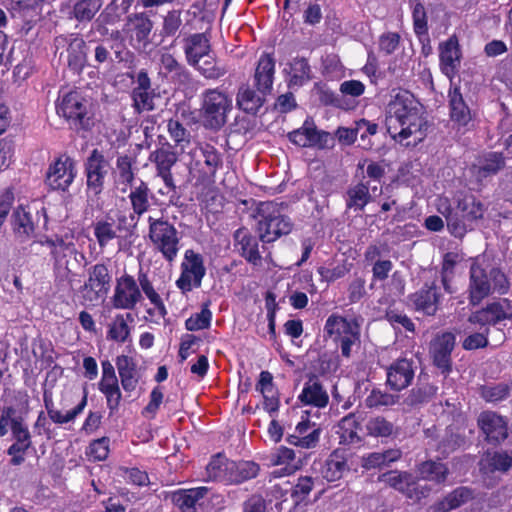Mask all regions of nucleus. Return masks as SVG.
<instances>
[{"instance_id":"1","label":"nucleus","mask_w":512,"mask_h":512,"mask_svg":"<svg viewBox=\"0 0 512 512\" xmlns=\"http://www.w3.org/2000/svg\"><path fill=\"white\" fill-rule=\"evenodd\" d=\"M423 114V106L413 93L406 89H399L386 107L387 132L399 143H403L405 139L416 133L420 134L418 141H421L427 126Z\"/></svg>"},{"instance_id":"2","label":"nucleus","mask_w":512,"mask_h":512,"mask_svg":"<svg viewBox=\"0 0 512 512\" xmlns=\"http://www.w3.org/2000/svg\"><path fill=\"white\" fill-rule=\"evenodd\" d=\"M469 303L478 305L491 293L505 294L509 290V281L504 272L485 261L475 262L469 271Z\"/></svg>"},{"instance_id":"3","label":"nucleus","mask_w":512,"mask_h":512,"mask_svg":"<svg viewBox=\"0 0 512 512\" xmlns=\"http://www.w3.org/2000/svg\"><path fill=\"white\" fill-rule=\"evenodd\" d=\"M257 233L263 243H272L291 233L294 223L289 216L282 213L280 204L264 201L257 205L255 215Z\"/></svg>"},{"instance_id":"4","label":"nucleus","mask_w":512,"mask_h":512,"mask_svg":"<svg viewBox=\"0 0 512 512\" xmlns=\"http://www.w3.org/2000/svg\"><path fill=\"white\" fill-rule=\"evenodd\" d=\"M88 99L78 90L59 95L56 112L77 132L90 131L94 126L93 113Z\"/></svg>"},{"instance_id":"5","label":"nucleus","mask_w":512,"mask_h":512,"mask_svg":"<svg viewBox=\"0 0 512 512\" xmlns=\"http://www.w3.org/2000/svg\"><path fill=\"white\" fill-rule=\"evenodd\" d=\"M148 239L153 249L169 263L175 261L180 251L181 233L167 217L147 218Z\"/></svg>"},{"instance_id":"6","label":"nucleus","mask_w":512,"mask_h":512,"mask_svg":"<svg viewBox=\"0 0 512 512\" xmlns=\"http://www.w3.org/2000/svg\"><path fill=\"white\" fill-rule=\"evenodd\" d=\"M42 245L50 248V255L53 260V271L55 283L58 287L67 285L73 289V281L76 273L70 267L71 259L77 261V256L85 258L83 253H79L73 242H66L62 237L46 238Z\"/></svg>"},{"instance_id":"7","label":"nucleus","mask_w":512,"mask_h":512,"mask_svg":"<svg viewBox=\"0 0 512 512\" xmlns=\"http://www.w3.org/2000/svg\"><path fill=\"white\" fill-rule=\"evenodd\" d=\"M188 156L190 158L189 173L199 184L214 181L218 170L223 165L221 153L207 142H196Z\"/></svg>"},{"instance_id":"8","label":"nucleus","mask_w":512,"mask_h":512,"mask_svg":"<svg viewBox=\"0 0 512 512\" xmlns=\"http://www.w3.org/2000/svg\"><path fill=\"white\" fill-rule=\"evenodd\" d=\"M202 97L200 115L204 127L215 131L221 129L227 122V113L232 109V100L218 88L205 90Z\"/></svg>"},{"instance_id":"9","label":"nucleus","mask_w":512,"mask_h":512,"mask_svg":"<svg viewBox=\"0 0 512 512\" xmlns=\"http://www.w3.org/2000/svg\"><path fill=\"white\" fill-rule=\"evenodd\" d=\"M324 332L333 339L341 350V355L349 359L352 347L360 344V328L345 317L331 314L324 325Z\"/></svg>"},{"instance_id":"10","label":"nucleus","mask_w":512,"mask_h":512,"mask_svg":"<svg viewBox=\"0 0 512 512\" xmlns=\"http://www.w3.org/2000/svg\"><path fill=\"white\" fill-rule=\"evenodd\" d=\"M132 80L130 98L135 114L141 115L156 109V100L160 98L157 87H153L152 80L146 69L139 70L135 75L128 74Z\"/></svg>"},{"instance_id":"11","label":"nucleus","mask_w":512,"mask_h":512,"mask_svg":"<svg viewBox=\"0 0 512 512\" xmlns=\"http://www.w3.org/2000/svg\"><path fill=\"white\" fill-rule=\"evenodd\" d=\"M87 276L80 292L84 303L94 304L107 296L112 284V274L107 263L99 262L88 268Z\"/></svg>"},{"instance_id":"12","label":"nucleus","mask_w":512,"mask_h":512,"mask_svg":"<svg viewBox=\"0 0 512 512\" xmlns=\"http://www.w3.org/2000/svg\"><path fill=\"white\" fill-rule=\"evenodd\" d=\"M416 370L414 355L404 352L385 367V384L391 391L401 392L413 383Z\"/></svg>"},{"instance_id":"13","label":"nucleus","mask_w":512,"mask_h":512,"mask_svg":"<svg viewBox=\"0 0 512 512\" xmlns=\"http://www.w3.org/2000/svg\"><path fill=\"white\" fill-rule=\"evenodd\" d=\"M110 164L102 151L95 148L84 162L86 194L98 198L105 189Z\"/></svg>"},{"instance_id":"14","label":"nucleus","mask_w":512,"mask_h":512,"mask_svg":"<svg viewBox=\"0 0 512 512\" xmlns=\"http://www.w3.org/2000/svg\"><path fill=\"white\" fill-rule=\"evenodd\" d=\"M154 22L146 12H135L129 14L122 27V33L128 40L130 46L135 49H145L151 43V34Z\"/></svg>"},{"instance_id":"15","label":"nucleus","mask_w":512,"mask_h":512,"mask_svg":"<svg viewBox=\"0 0 512 512\" xmlns=\"http://www.w3.org/2000/svg\"><path fill=\"white\" fill-rule=\"evenodd\" d=\"M181 273L176 280V286L182 293L192 291L193 288L201 287L202 280L206 274L203 256L193 249H187L184 259L180 265Z\"/></svg>"},{"instance_id":"16","label":"nucleus","mask_w":512,"mask_h":512,"mask_svg":"<svg viewBox=\"0 0 512 512\" xmlns=\"http://www.w3.org/2000/svg\"><path fill=\"white\" fill-rule=\"evenodd\" d=\"M149 160L155 165L156 175L160 177L167 189V194L170 195V203L176 204L175 198L178 199L177 186L171 172L172 167L178 161V154L169 144L162 146L153 151Z\"/></svg>"},{"instance_id":"17","label":"nucleus","mask_w":512,"mask_h":512,"mask_svg":"<svg viewBox=\"0 0 512 512\" xmlns=\"http://www.w3.org/2000/svg\"><path fill=\"white\" fill-rule=\"evenodd\" d=\"M456 345V335L451 331L437 333L430 342L429 353L433 365L445 376L453 369L452 352Z\"/></svg>"},{"instance_id":"18","label":"nucleus","mask_w":512,"mask_h":512,"mask_svg":"<svg viewBox=\"0 0 512 512\" xmlns=\"http://www.w3.org/2000/svg\"><path fill=\"white\" fill-rule=\"evenodd\" d=\"M477 426L487 444L493 447L501 445L508 438V420L495 411H482L477 418Z\"/></svg>"},{"instance_id":"19","label":"nucleus","mask_w":512,"mask_h":512,"mask_svg":"<svg viewBox=\"0 0 512 512\" xmlns=\"http://www.w3.org/2000/svg\"><path fill=\"white\" fill-rule=\"evenodd\" d=\"M76 167L74 160L67 155L55 159L46 172L45 183L57 191H67L76 177Z\"/></svg>"},{"instance_id":"20","label":"nucleus","mask_w":512,"mask_h":512,"mask_svg":"<svg viewBox=\"0 0 512 512\" xmlns=\"http://www.w3.org/2000/svg\"><path fill=\"white\" fill-rule=\"evenodd\" d=\"M512 319V306L507 298L499 299L488 303L479 310L472 312L468 317V322L480 327L495 326L504 320Z\"/></svg>"},{"instance_id":"21","label":"nucleus","mask_w":512,"mask_h":512,"mask_svg":"<svg viewBox=\"0 0 512 512\" xmlns=\"http://www.w3.org/2000/svg\"><path fill=\"white\" fill-rule=\"evenodd\" d=\"M142 300V293L136 279L129 274L117 278L111 304L115 309L133 310Z\"/></svg>"},{"instance_id":"22","label":"nucleus","mask_w":512,"mask_h":512,"mask_svg":"<svg viewBox=\"0 0 512 512\" xmlns=\"http://www.w3.org/2000/svg\"><path fill=\"white\" fill-rule=\"evenodd\" d=\"M54 44L57 49L67 46V62L71 70L79 73L87 65V45L78 33L59 35Z\"/></svg>"},{"instance_id":"23","label":"nucleus","mask_w":512,"mask_h":512,"mask_svg":"<svg viewBox=\"0 0 512 512\" xmlns=\"http://www.w3.org/2000/svg\"><path fill=\"white\" fill-rule=\"evenodd\" d=\"M441 292L435 280L426 281L423 286L408 297L413 308L427 316H434L440 306Z\"/></svg>"},{"instance_id":"24","label":"nucleus","mask_w":512,"mask_h":512,"mask_svg":"<svg viewBox=\"0 0 512 512\" xmlns=\"http://www.w3.org/2000/svg\"><path fill=\"white\" fill-rule=\"evenodd\" d=\"M321 432L322 429L317 423L312 422L308 416H302L295 427V432L288 435L286 441L296 447L315 448L319 443Z\"/></svg>"},{"instance_id":"25","label":"nucleus","mask_w":512,"mask_h":512,"mask_svg":"<svg viewBox=\"0 0 512 512\" xmlns=\"http://www.w3.org/2000/svg\"><path fill=\"white\" fill-rule=\"evenodd\" d=\"M449 117L458 128H465L472 122L471 109L467 105L459 86L451 87L448 91Z\"/></svg>"},{"instance_id":"26","label":"nucleus","mask_w":512,"mask_h":512,"mask_svg":"<svg viewBox=\"0 0 512 512\" xmlns=\"http://www.w3.org/2000/svg\"><path fill=\"white\" fill-rule=\"evenodd\" d=\"M208 492L209 488L205 486L178 489L172 493L171 500L181 512H199L198 509L204 505Z\"/></svg>"},{"instance_id":"27","label":"nucleus","mask_w":512,"mask_h":512,"mask_svg":"<svg viewBox=\"0 0 512 512\" xmlns=\"http://www.w3.org/2000/svg\"><path fill=\"white\" fill-rule=\"evenodd\" d=\"M234 245L239 254L251 265L260 266L262 257L259 252V240L248 229L241 227L234 232Z\"/></svg>"},{"instance_id":"28","label":"nucleus","mask_w":512,"mask_h":512,"mask_svg":"<svg viewBox=\"0 0 512 512\" xmlns=\"http://www.w3.org/2000/svg\"><path fill=\"white\" fill-rule=\"evenodd\" d=\"M440 69L444 75L452 79L458 72L461 61V50L455 35L449 37L439 46Z\"/></svg>"},{"instance_id":"29","label":"nucleus","mask_w":512,"mask_h":512,"mask_svg":"<svg viewBox=\"0 0 512 512\" xmlns=\"http://www.w3.org/2000/svg\"><path fill=\"white\" fill-rule=\"evenodd\" d=\"M275 75L273 54L264 52L257 61L253 75L254 87L261 93H271Z\"/></svg>"},{"instance_id":"30","label":"nucleus","mask_w":512,"mask_h":512,"mask_svg":"<svg viewBox=\"0 0 512 512\" xmlns=\"http://www.w3.org/2000/svg\"><path fill=\"white\" fill-rule=\"evenodd\" d=\"M184 53L190 66H197L211 52V43L205 33H194L184 38Z\"/></svg>"},{"instance_id":"31","label":"nucleus","mask_w":512,"mask_h":512,"mask_svg":"<svg viewBox=\"0 0 512 512\" xmlns=\"http://www.w3.org/2000/svg\"><path fill=\"white\" fill-rule=\"evenodd\" d=\"M299 401L305 405L317 408H324L329 403V395L324 389L318 377L311 374L304 383L303 389L298 396Z\"/></svg>"},{"instance_id":"32","label":"nucleus","mask_w":512,"mask_h":512,"mask_svg":"<svg viewBox=\"0 0 512 512\" xmlns=\"http://www.w3.org/2000/svg\"><path fill=\"white\" fill-rule=\"evenodd\" d=\"M349 471L345 452L341 449L333 450L321 466L320 473L327 482H336Z\"/></svg>"},{"instance_id":"33","label":"nucleus","mask_w":512,"mask_h":512,"mask_svg":"<svg viewBox=\"0 0 512 512\" xmlns=\"http://www.w3.org/2000/svg\"><path fill=\"white\" fill-rule=\"evenodd\" d=\"M256 390L263 395V407L271 416L278 412L280 406L279 393L273 383V375L262 371L256 384Z\"/></svg>"},{"instance_id":"34","label":"nucleus","mask_w":512,"mask_h":512,"mask_svg":"<svg viewBox=\"0 0 512 512\" xmlns=\"http://www.w3.org/2000/svg\"><path fill=\"white\" fill-rule=\"evenodd\" d=\"M269 94L254 90L249 85H242L238 89L236 103L244 112L255 115L264 105L266 96Z\"/></svg>"},{"instance_id":"35","label":"nucleus","mask_w":512,"mask_h":512,"mask_svg":"<svg viewBox=\"0 0 512 512\" xmlns=\"http://www.w3.org/2000/svg\"><path fill=\"white\" fill-rule=\"evenodd\" d=\"M377 191V186H370L369 181H360L347 190L346 207L356 212L363 211L371 201V193Z\"/></svg>"},{"instance_id":"36","label":"nucleus","mask_w":512,"mask_h":512,"mask_svg":"<svg viewBox=\"0 0 512 512\" xmlns=\"http://www.w3.org/2000/svg\"><path fill=\"white\" fill-rule=\"evenodd\" d=\"M230 471L227 485H239L256 478L260 472V465L254 461L240 460L228 463Z\"/></svg>"},{"instance_id":"37","label":"nucleus","mask_w":512,"mask_h":512,"mask_svg":"<svg viewBox=\"0 0 512 512\" xmlns=\"http://www.w3.org/2000/svg\"><path fill=\"white\" fill-rule=\"evenodd\" d=\"M115 362L122 388L126 392L134 391L139 382L136 361L134 360L133 357L127 355H120L117 356Z\"/></svg>"},{"instance_id":"38","label":"nucleus","mask_w":512,"mask_h":512,"mask_svg":"<svg viewBox=\"0 0 512 512\" xmlns=\"http://www.w3.org/2000/svg\"><path fill=\"white\" fill-rule=\"evenodd\" d=\"M150 198H153L148 184L140 181L137 186H131L128 199L132 209V215L140 219L151 207Z\"/></svg>"},{"instance_id":"39","label":"nucleus","mask_w":512,"mask_h":512,"mask_svg":"<svg viewBox=\"0 0 512 512\" xmlns=\"http://www.w3.org/2000/svg\"><path fill=\"white\" fill-rule=\"evenodd\" d=\"M485 208L481 201L472 195H466L457 199V214L462 224L467 227V222L472 223L481 219Z\"/></svg>"},{"instance_id":"40","label":"nucleus","mask_w":512,"mask_h":512,"mask_svg":"<svg viewBox=\"0 0 512 512\" xmlns=\"http://www.w3.org/2000/svg\"><path fill=\"white\" fill-rule=\"evenodd\" d=\"M474 498V492L466 486H459L449 492L435 506V512H450L467 503Z\"/></svg>"},{"instance_id":"41","label":"nucleus","mask_w":512,"mask_h":512,"mask_svg":"<svg viewBox=\"0 0 512 512\" xmlns=\"http://www.w3.org/2000/svg\"><path fill=\"white\" fill-rule=\"evenodd\" d=\"M229 462H231V459L227 458L223 452L212 455L205 468V481L218 482L227 485L228 473L230 471V465H228Z\"/></svg>"},{"instance_id":"42","label":"nucleus","mask_w":512,"mask_h":512,"mask_svg":"<svg viewBox=\"0 0 512 512\" xmlns=\"http://www.w3.org/2000/svg\"><path fill=\"white\" fill-rule=\"evenodd\" d=\"M413 31L421 43L429 42L428 15L424 4L420 0H410Z\"/></svg>"},{"instance_id":"43","label":"nucleus","mask_w":512,"mask_h":512,"mask_svg":"<svg viewBox=\"0 0 512 512\" xmlns=\"http://www.w3.org/2000/svg\"><path fill=\"white\" fill-rule=\"evenodd\" d=\"M438 212L445 218L447 229L452 236L462 238L466 234L467 227L458 218L457 204L452 206L448 198L440 199Z\"/></svg>"},{"instance_id":"44","label":"nucleus","mask_w":512,"mask_h":512,"mask_svg":"<svg viewBox=\"0 0 512 512\" xmlns=\"http://www.w3.org/2000/svg\"><path fill=\"white\" fill-rule=\"evenodd\" d=\"M362 417L354 412L343 417L339 423L341 439L347 444H358L362 441L358 432L361 430Z\"/></svg>"},{"instance_id":"45","label":"nucleus","mask_w":512,"mask_h":512,"mask_svg":"<svg viewBox=\"0 0 512 512\" xmlns=\"http://www.w3.org/2000/svg\"><path fill=\"white\" fill-rule=\"evenodd\" d=\"M133 321L134 318L131 313L117 314L108 326L107 339L118 343H125L131 333L128 322Z\"/></svg>"},{"instance_id":"46","label":"nucleus","mask_w":512,"mask_h":512,"mask_svg":"<svg viewBox=\"0 0 512 512\" xmlns=\"http://www.w3.org/2000/svg\"><path fill=\"white\" fill-rule=\"evenodd\" d=\"M418 472L422 479L441 484L446 481L449 469L441 461L427 460L418 466Z\"/></svg>"},{"instance_id":"47","label":"nucleus","mask_w":512,"mask_h":512,"mask_svg":"<svg viewBox=\"0 0 512 512\" xmlns=\"http://www.w3.org/2000/svg\"><path fill=\"white\" fill-rule=\"evenodd\" d=\"M290 78L288 86L301 87L311 79V67L304 57L294 58L290 64Z\"/></svg>"},{"instance_id":"48","label":"nucleus","mask_w":512,"mask_h":512,"mask_svg":"<svg viewBox=\"0 0 512 512\" xmlns=\"http://www.w3.org/2000/svg\"><path fill=\"white\" fill-rule=\"evenodd\" d=\"M512 384L500 382L484 384L478 388L480 397L488 403H498L506 400L511 394Z\"/></svg>"},{"instance_id":"49","label":"nucleus","mask_w":512,"mask_h":512,"mask_svg":"<svg viewBox=\"0 0 512 512\" xmlns=\"http://www.w3.org/2000/svg\"><path fill=\"white\" fill-rule=\"evenodd\" d=\"M93 233L99 247L102 249L105 248L112 240H118L119 237L117 229H115L114 219L111 217H106L105 219L96 221L93 224Z\"/></svg>"},{"instance_id":"50","label":"nucleus","mask_w":512,"mask_h":512,"mask_svg":"<svg viewBox=\"0 0 512 512\" xmlns=\"http://www.w3.org/2000/svg\"><path fill=\"white\" fill-rule=\"evenodd\" d=\"M139 219L137 217L133 216L132 213L129 215H126L125 213L119 212L116 215L115 222V229H117L118 237V244L121 246L122 242H129L131 243V238L135 236L136 229L138 225Z\"/></svg>"},{"instance_id":"51","label":"nucleus","mask_w":512,"mask_h":512,"mask_svg":"<svg viewBox=\"0 0 512 512\" xmlns=\"http://www.w3.org/2000/svg\"><path fill=\"white\" fill-rule=\"evenodd\" d=\"M102 5L103 0H78L72 8L73 17L80 23L90 22Z\"/></svg>"},{"instance_id":"52","label":"nucleus","mask_w":512,"mask_h":512,"mask_svg":"<svg viewBox=\"0 0 512 512\" xmlns=\"http://www.w3.org/2000/svg\"><path fill=\"white\" fill-rule=\"evenodd\" d=\"M193 67L207 80H218L228 73L226 65L222 64L215 57H209L202 63L198 62V65Z\"/></svg>"},{"instance_id":"53","label":"nucleus","mask_w":512,"mask_h":512,"mask_svg":"<svg viewBox=\"0 0 512 512\" xmlns=\"http://www.w3.org/2000/svg\"><path fill=\"white\" fill-rule=\"evenodd\" d=\"M505 166V157L502 152H489L484 156L478 169V176L486 178L497 174Z\"/></svg>"},{"instance_id":"54","label":"nucleus","mask_w":512,"mask_h":512,"mask_svg":"<svg viewBox=\"0 0 512 512\" xmlns=\"http://www.w3.org/2000/svg\"><path fill=\"white\" fill-rule=\"evenodd\" d=\"M209 306V302L203 303L200 312L194 313L186 319L185 328L188 331L204 330L211 326L213 314Z\"/></svg>"},{"instance_id":"55","label":"nucleus","mask_w":512,"mask_h":512,"mask_svg":"<svg viewBox=\"0 0 512 512\" xmlns=\"http://www.w3.org/2000/svg\"><path fill=\"white\" fill-rule=\"evenodd\" d=\"M438 388L428 382L418 383L408 396L410 405H421L428 403L437 393Z\"/></svg>"},{"instance_id":"56","label":"nucleus","mask_w":512,"mask_h":512,"mask_svg":"<svg viewBox=\"0 0 512 512\" xmlns=\"http://www.w3.org/2000/svg\"><path fill=\"white\" fill-rule=\"evenodd\" d=\"M399 401L398 395H393L379 388L371 390L365 399V405L368 408L389 407L395 405Z\"/></svg>"},{"instance_id":"57","label":"nucleus","mask_w":512,"mask_h":512,"mask_svg":"<svg viewBox=\"0 0 512 512\" xmlns=\"http://www.w3.org/2000/svg\"><path fill=\"white\" fill-rule=\"evenodd\" d=\"M489 335V327H480V331L470 333L462 340V348L466 351H474L487 348L489 345Z\"/></svg>"},{"instance_id":"58","label":"nucleus","mask_w":512,"mask_h":512,"mask_svg":"<svg viewBox=\"0 0 512 512\" xmlns=\"http://www.w3.org/2000/svg\"><path fill=\"white\" fill-rule=\"evenodd\" d=\"M378 482L401 492L407 481H411V473L407 471L391 470L378 476Z\"/></svg>"},{"instance_id":"59","label":"nucleus","mask_w":512,"mask_h":512,"mask_svg":"<svg viewBox=\"0 0 512 512\" xmlns=\"http://www.w3.org/2000/svg\"><path fill=\"white\" fill-rule=\"evenodd\" d=\"M367 432L373 437H389L394 433V425L383 416L371 418L366 424Z\"/></svg>"},{"instance_id":"60","label":"nucleus","mask_w":512,"mask_h":512,"mask_svg":"<svg viewBox=\"0 0 512 512\" xmlns=\"http://www.w3.org/2000/svg\"><path fill=\"white\" fill-rule=\"evenodd\" d=\"M87 405V392H84V395L81 399V401L70 411H68L66 414H62L61 411L54 409L49 410L48 417L49 419L54 422L55 424H66L72 420H74L79 414H81L84 410V408Z\"/></svg>"},{"instance_id":"61","label":"nucleus","mask_w":512,"mask_h":512,"mask_svg":"<svg viewBox=\"0 0 512 512\" xmlns=\"http://www.w3.org/2000/svg\"><path fill=\"white\" fill-rule=\"evenodd\" d=\"M182 11L179 9H172L167 12L163 17L161 36L163 38L173 37L182 26Z\"/></svg>"},{"instance_id":"62","label":"nucleus","mask_w":512,"mask_h":512,"mask_svg":"<svg viewBox=\"0 0 512 512\" xmlns=\"http://www.w3.org/2000/svg\"><path fill=\"white\" fill-rule=\"evenodd\" d=\"M109 443L110 440L108 437L93 440L86 449V456L93 462L106 460L110 451Z\"/></svg>"},{"instance_id":"63","label":"nucleus","mask_w":512,"mask_h":512,"mask_svg":"<svg viewBox=\"0 0 512 512\" xmlns=\"http://www.w3.org/2000/svg\"><path fill=\"white\" fill-rule=\"evenodd\" d=\"M385 319L393 326L394 329L403 328L408 332H415V324L413 321L403 312L397 309H387L385 312Z\"/></svg>"},{"instance_id":"64","label":"nucleus","mask_w":512,"mask_h":512,"mask_svg":"<svg viewBox=\"0 0 512 512\" xmlns=\"http://www.w3.org/2000/svg\"><path fill=\"white\" fill-rule=\"evenodd\" d=\"M167 131L177 146H183L190 142V132L178 119L171 118L168 120Z\"/></svg>"}]
</instances>
